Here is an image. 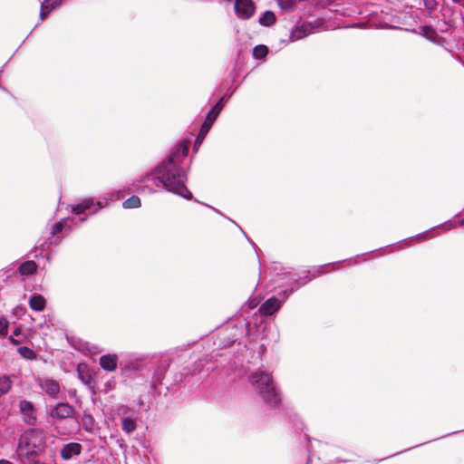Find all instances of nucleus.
<instances>
[{
	"instance_id": "obj_63",
	"label": "nucleus",
	"mask_w": 464,
	"mask_h": 464,
	"mask_svg": "<svg viewBox=\"0 0 464 464\" xmlns=\"http://www.w3.org/2000/svg\"><path fill=\"white\" fill-rule=\"evenodd\" d=\"M76 392V390H73V392H71V394H73Z\"/></svg>"
},
{
	"instance_id": "obj_50",
	"label": "nucleus",
	"mask_w": 464,
	"mask_h": 464,
	"mask_svg": "<svg viewBox=\"0 0 464 464\" xmlns=\"http://www.w3.org/2000/svg\"><path fill=\"white\" fill-rule=\"evenodd\" d=\"M224 218L227 219L228 221L232 222L235 226L236 224H237L236 221H234L232 218H228L227 215L224 214V216H222Z\"/></svg>"
},
{
	"instance_id": "obj_37",
	"label": "nucleus",
	"mask_w": 464,
	"mask_h": 464,
	"mask_svg": "<svg viewBox=\"0 0 464 464\" xmlns=\"http://www.w3.org/2000/svg\"><path fill=\"white\" fill-rule=\"evenodd\" d=\"M208 134H202V128L199 129V131H198V136L196 137L195 139V141H194V145H193V152L194 153H197L199 150V147L201 146V144L203 143L206 136Z\"/></svg>"
},
{
	"instance_id": "obj_55",
	"label": "nucleus",
	"mask_w": 464,
	"mask_h": 464,
	"mask_svg": "<svg viewBox=\"0 0 464 464\" xmlns=\"http://www.w3.org/2000/svg\"><path fill=\"white\" fill-rule=\"evenodd\" d=\"M304 438L308 442L311 440V438L308 436L307 433H304Z\"/></svg>"
},
{
	"instance_id": "obj_57",
	"label": "nucleus",
	"mask_w": 464,
	"mask_h": 464,
	"mask_svg": "<svg viewBox=\"0 0 464 464\" xmlns=\"http://www.w3.org/2000/svg\"><path fill=\"white\" fill-rule=\"evenodd\" d=\"M34 30H35V27H33V28H32V31H30V32L28 33V35H26V38H29V35H31V34H33V31H34Z\"/></svg>"
},
{
	"instance_id": "obj_26",
	"label": "nucleus",
	"mask_w": 464,
	"mask_h": 464,
	"mask_svg": "<svg viewBox=\"0 0 464 464\" xmlns=\"http://www.w3.org/2000/svg\"><path fill=\"white\" fill-rule=\"evenodd\" d=\"M44 450L43 445L36 444L33 442V444L29 447L27 450H25L24 456L28 461L34 460Z\"/></svg>"
},
{
	"instance_id": "obj_3",
	"label": "nucleus",
	"mask_w": 464,
	"mask_h": 464,
	"mask_svg": "<svg viewBox=\"0 0 464 464\" xmlns=\"http://www.w3.org/2000/svg\"><path fill=\"white\" fill-rule=\"evenodd\" d=\"M351 259L352 258H347L337 262L314 266L313 273L310 270H306L305 276L299 277L298 279H294L292 282H290L289 285H285L284 289L279 290L276 293V295H274L268 297L266 300H265L259 305L257 312L261 315H265L266 317L275 316L292 294L297 291L300 287L308 284L314 278H316L317 276H323L325 273H327V266H335L337 264L346 262Z\"/></svg>"
},
{
	"instance_id": "obj_54",
	"label": "nucleus",
	"mask_w": 464,
	"mask_h": 464,
	"mask_svg": "<svg viewBox=\"0 0 464 464\" xmlns=\"http://www.w3.org/2000/svg\"><path fill=\"white\" fill-rule=\"evenodd\" d=\"M0 90L4 91V92H8V90L0 82Z\"/></svg>"
},
{
	"instance_id": "obj_64",
	"label": "nucleus",
	"mask_w": 464,
	"mask_h": 464,
	"mask_svg": "<svg viewBox=\"0 0 464 464\" xmlns=\"http://www.w3.org/2000/svg\"><path fill=\"white\" fill-rule=\"evenodd\" d=\"M10 60H12V57H9V59H7L6 63H7L8 62H10Z\"/></svg>"
},
{
	"instance_id": "obj_20",
	"label": "nucleus",
	"mask_w": 464,
	"mask_h": 464,
	"mask_svg": "<svg viewBox=\"0 0 464 464\" xmlns=\"http://www.w3.org/2000/svg\"><path fill=\"white\" fill-rule=\"evenodd\" d=\"M120 360L116 353H106L99 358V364L103 371L112 372L119 368Z\"/></svg>"
},
{
	"instance_id": "obj_35",
	"label": "nucleus",
	"mask_w": 464,
	"mask_h": 464,
	"mask_svg": "<svg viewBox=\"0 0 464 464\" xmlns=\"http://www.w3.org/2000/svg\"><path fill=\"white\" fill-rule=\"evenodd\" d=\"M278 7L285 12L293 11L295 8L296 1L295 0H276Z\"/></svg>"
},
{
	"instance_id": "obj_19",
	"label": "nucleus",
	"mask_w": 464,
	"mask_h": 464,
	"mask_svg": "<svg viewBox=\"0 0 464 464\" xmlns=\"http://www.w3.org/2000/svg\"><path fill=\"white\" fill-rule=\"evenodd\" d=\"M38 269V264L32 259H28L21 262L14 274H18L23 279H25L26 277L36 275Z\"/></svg>"
},
{
	"instance_id": "obj_41",
	"label": "nucleus",
	"mask_w": 464,
	"mask_h": 464,
	"mask_svg": "<svg viewBox=\"0 0 464 464\" xmlns=\"http://www.w3.org/2000/svg\"><path fill=\"white\" fill-rule=\"evenodd\" d=\"M135 187H136L137 192H139V193H145V192H147L149 194H153V193H155L157 191L155 188H150L149 186L142 185V184L136 185Z\"/></svg>"
},
{
	"instance_id": "obj_46",
	"label": "nucleus",
	"mask_w": 464,
	"mask_h": 464,
	"mask_svg": "<svg viewBox=\"0 0 464 464\" xmlns=\"http://www.w3.org/2000/svg\"><path fill=\"white\" fill-rule=\"evenodd\" d=\"M12 334H12L13 336H18V335H20V334H22V329H21V327H19V326L14 327V330H13V333H12Z\"/></svg>"
},
{
	"instance_id": "obj_27",
	"label": "nucleus",
	"mask_w": 464,
	"mask_h": 464,
	"mask_svg": "<svg viewBox=\"0 0 464 464\" xmlns=\"http://www.w3.org/2000/svg\"><path fill=\"white\" fill-rule=\"evenodd\" d=\"M276 21V16L275 13L271 10H266L263 12L259 18L258 23L265 27H270L272 26Z\"/></svg>"
},
{
	"instance_id": "obj_33",
	"label": "nucleus",
	"mask_w": 464,
	"mask_h": 464,
	"mask_svg": "<svg viewBox=\"0 0 464 464\" xmlns=\"http://www.w3.org/2000/svg\"><path fill=\"white\" fill-rule=\"evenodd\" d=\"M461 431H464V429H463V430H461ZM458 432H460V430L452 431V432H450V433H449V434H447V435H444V436H441V437H440V438H437V439L431 440H430V442H431V441H435V440H440V439L445 438V437H447V436H450V435H452V434H455V433H458ZM426 443H429V441H428V442L420 443V444H419V445H416V446L411 447V448L406 449V450H401V451L396 452V453H394V454H392V455H390V456H388V457H386V458H382V459H374V462H382V461H383V460H385V459H389V458H392V457L397 456V455H399V454H401V453H403V452H406V451H408V450H412V449H414V448H416V447H420V446L425 445Z\"/></svg>"
},
{
	"instance_id": "obj_23",
	"label": "nucleus",
	"mask_w": 464,
	"mask_h": 464,
	"mask_svg": "<svg viewBox=\"0 0 464 464\" xmlns=\"http://www.w3.org/2000/svg\"><path fill=\"white\" fill-rule=\"evenodd\" d=\"M270 271L273 276V280L289 278L292 282L294 279H298L300 277H294L293 276H290L291 271L288 268L283 266V265L280 263H274L270 267Z\"/></svg>"
},
{
	"instance_id": "obj_32",
	"label": "nucleus",
	"mask_w": 464,
	"mask_h": 464,
	"mask_svg": "<svg viewBox=\"0 0 464 464\" xmlns=\"http://www.w3.org/2000/svg\"><path fill=\"white\" fill-rule=\"evenodd\" d=\"M218 118V117H216V115L209 114V112L207 111L205 121L200 126V128H202V134H208Z\"/></svg>"
},
{
	"instance_id": "obj_56",
	"label": "nucleus",
	"mask_w": 464,
	"mask_h": 464,
	"mask_svg": "<svg viewBox=\"0 0 464 464\" xmlns=\"http://www.w3.org/2000/svg\"><path fill=\"white\" fill-rule=\"evenodd\" d=\"M34 30H35V27H33V28H32V31H30V32L28 33V35H26V38H29V35H31V34H33V31H34Z\"/></svg>"
},
{
	"instance_id": "obj_1",
	"label": "nucleus",
	"mask_w": 464,
	"mask_h": 464,
	"mask_svg": "<svg viewBox=\"0 0 464 464\" xmlns=\"http://www.w3.org/2000/svg\"><path fill=\"white\" fill-rule=\"evenodd\" d=\"M188 144L185 140H179L168 153L149 171L143 173L133 182L136 186L152 180L153 184L166 192L179 196L186 200L194 199L192 192L187 187L188 174L192 160H188Z\"/></svg>"
},
{
	"instance_id": "obj_42",
	"label": "nucleus",
	"mask_w": 464,
	"mask_h": 464,
	"mask_svg": "<svg viewBox=\"0 0 464 464\" xmlns=\"http://www.w3.org/2000/svg\"><path fill=\"white\" fill-rule=\"evenodd\" d=\"M192 200L197 202V203H198V204H201V205H203V206H205L207 208H211L214 212H216L217 214H218L220 216H224V214L219 209H218L217 208H215V207H213V206H211V205H209L208 203L201 202L198 198H195Z\"/></svg>"
},
{
	"instance_id": "obj_17",
	"label": "nucleus",
	"mask_w": 464,
	"mask_h": 464,
	"mask_svg": "<svg viewBox=\"0 0 464 464\" xmlns=\"http://www.w3.org/2000/svg\"><path fill=\"white\" fill-rule=\"evenodd\" d=\"M406 31L411 32L415 34H420L429 42L439 44V38L440 35L437 32V30L433 27L432 24H423L419 26L418 29L412 28V29H405Z\"/></svg>"
},
{
	"instance_id": "obj_15",
	"label": "nucleus",
	"mask_w": 464,
	"mask_h": 464,
	"mask_svg": "<svg viewBox=\"0 0 464 464\" xmlns=\"http://www.w3.org/2000/svg\"><path fill=\"white\" fill-rule=\"evenodd\" d=\"M38 387L48 394L52 399H58L61 392L59 382L53 378H41L36 379Z\"/></svg>"
},
{
	"instance_id": "obj_10",
	"label": "nucleus",
	"mask_w": 464,
	"mask_h": 464,
	"mask_svg": "<svg viewBox=\"0 0 464 464\" xmlns=\"http://www.w3.org/2000/svg\"><path fill=\"white\" fill-rule=\"evenodd\" d=\"M440 13L443 16L444 24L450 29H456L458 27L459 21L464 23L462 12L454 6L443 5Z\"/></svg>"
},
{
	"instance_id": "obj_25",
	"label": "nucleus",
	"mask_w": 464,
	"mask_h": 464,
	"mask_svg": "<svg viewBox=\"0 0 464 464\" xmlns=\"http://www.w3.org/2000/svg\"><path fill=\"white\" fill-rule=\"evenodd\" d=\"M137 420L132 416H124L121 418V430L126 434L133 433L137 429Z\"/></svg>"
},
{
	"instance_id": "obj_4",
	"label": "nucleus",
	"mask_w": 464,
	"mask_h": 464,
	"mask_svg": "<svg viewBox=\"0 0 464 464\" xmlns=\"http://www.w3.org/2000/svg\"><path fill=\"white\" fill-rule=\"evenodd\" d=\"M248 381L256 390L266 408L274 410L280 406L282 395L271 373L265 370L258 369L249 374Z\"/></svg>"
},
{
	"instance_id": "obj_61",
	"label": "nucleus",
	"mask_w": 464,
	"mask_h": 464,
	"mask_svg": "<svg viewBox=\"0 0 464 464\" xmlns=\"http://www.w3.org/2000/svg\"><path fill=\"white\" fill-rule=\"evenodd\" d=\"M34 30H35V27H33V28H32V31H30V32L28 33V35H26V38H29V35H31V34H33V31H34Z\"/></svg>"
},
{
	"instance_id": "obj_28",
	"label": "nucleus",
	"mask_w": 464,
	"mask_h": 464,
	"mask_svg": "<svg viewBox=\"0 0 464 464\" xmlns=\"http://www.w3.org/2000/svg\"><path fill=\"white\" fill-rule=\"evenodd\" d=\"M269 48L266 44H257L252 49V56L257 61H266Z\"/></svg>"
},
{
	"instance_id": "obj_12",
	"label": "nucleus",
	"mask_w": 464,
	"mask_h": 464,
	"mask_svg": "<svg viewBox=\"0 0 464 464\" xmlns=\"http://www.w3.org/2000/svg\"><path fill=\"white\" fill-rule=\"evenodd\" d=\"M256 4L253 0H235V14L242 20L251 18L256 11Z\"/></svg>"
},
{
	"instance_id": "obj_9",
	"label": "nucleus",
	"mask_w": 464,
	"mask_h": 464,
	"mask_svg": "<svg viewBox=\"0 0 464 464\" xmlns=\"http://www.w3.org/2000/svg\"><path fill=\"white\" fill-rule=\"evenodd\" d=\"M19 412L23 421L29 425L34 426L37 423L36 407L31 401L22 399L18 402Z\"/></svg>"
},
{
	"instance_id": "obj_58",
	"label": "nucleus",
	"mask_w": 464,
	"mask_h": 464,
	"mask_svg": "<svg viewBox=\"0 0 464 464\" xmlns=\"http://www.w3.org/2000/svg\"><path fill=\"white\" fill-rule=\"evenodd\" d=\"M34 30H35V27H33V28H32V31H30V32L28 33V35H26V38H29V35H31V34H33V31H34Z\"/></svg>"
},
{
	"instance_id": "obj_21",
	"label": "nucleus",
	"mask_w": 464,
	"mask_h": 464,
	"mask_svg": "<svg viewBox=\"0 0 464 464\" xmlns=\"http://www.w3.org/2000/svg\"><path fill=\"white\" fill-rule=\"evenodd\" d=\"M313 33L310 24H296L293 26L289 34V40L295 42L302 40Z\"/></svg>"
},
{
	"instance_id": "obj_34",
	"label": "nucleus",
	"mask_w": 464,
	"mask_h": 464,
	"mask_svg": "<svg viewBox=\"0 0 464 464\" xmlns=\"http://www.w3.org/2000/svg\"><path fill=\"white\" fill-rule=\"evenodd\" d=\"M141 206L140 198L136 195H131L122 202V208L126 209L139 208Z\"/></svg>"
},
{
	"instance_id": "obj_52",
	"label": "nucleus",
	"mask_w": 464,
	"mask_h": 464,
	"mask_svg": "<svg viewBox=\"0 0 464 464\" xmlns=\"http://www.w3.org/2000/svg\"><path fill=\"white\" fill-rule=\"evenodd\" d=\"M375 251H377V249H374V250H372V251H368V252H365V253H362L361 256L368 255V254L373 253ZM358 256H360V255H356L355 256V257H358Z\"/></svg>"
},
{
	"instance_id": "obj_8",
	"label": "nucleus",
	"mask_w": 464,
	"mask_h": 464,
	"mask_svg": "<svg viewBox=\"0 0 464 464\" xmlns=\"http://www.w3.org/2000/svg\"><path fill=\"white\" fill-rule=\"evenodd\" d=\"M47 414L56 420H64L68 418H75L76 412L72 405L68 402H57L54 405L46 406Z\"/></svg>"
},
{
	"instance_id": "obj_39",
	"label": "nucleus",
	"mask_w": 464,
	"mask_h": 464,
	"mask_svg": "<svg viewBox=\"0 0 464 464\" xmlns=\"http://www.w3.org/2000/svg\"><path fill=\"white\" fill-rule=\"evenodd\" d=\"M9 321L6 316L1 315L0 316V334H5L7 333L8 327H9Z\"/></svg>"
},
{
	"instance_id": "obj_13",
	"label": "nucleus",
	"mask_w": 464,
	"mask_h": 464,
	"mask_svg": "<svg viewBox=\"0 0 464 464\" xmlns=\"http://www.w3.org/2000/svg\"><path fill=\"white\" fill-rule=\"evenodd\" d=\"M239 59L240 52L238 51L237 53V57L235 59L234 68L228 74V77L230 78V85L226 89L224 94L218 98L222 99V104L224 106H226L227 102L231 99V97L234 95L238 87L237 85V87L233 88L232 85L234 84L237 76L239 75V72H237L241 67L239 63Z\"/></svg>"
},
{
	"instance_id": "obj_36",
	"label": "nucleus",
	"mask_w": 464,
	"mask_h": 464,
	"mask_svg": "<svg viewBox=\"0 0 464 464\" xmlns=\"http://www.w3.org/2000/svg\"><path fill=\"white\" fill-rule=\"evenodd\" d=\"M225 106L222 104V99H218L208 109V112L209 114L216 115V117H219Z\"/></svg>"
},
{
	"instance_id": "obj_7",
	"label": "nucleus",
	"mask_w": 464,
	"mask_h": 464,
	"mask_svg": "<svg viewBox=\"0 0 464 464\" xmlns=\"http://www.w3.org/2000/svg\"><path fill=\"white\" fill-rule=\"evenodd\" d=\"M248 312H241L242 318H239L237 328L239 329L237 336H261L265 338V334L267 329V317L261 315L256 311L251 317L246 318L245 314Z\"/></svg>"
},
{
	"instance_id": "obj_22",
	"label": "nucleus",
	"mask_w": 464,
	"mask_h": 464,
	"mask_svg": "<svg viewBox=\"0 0 464 464\" xmlns=\"http://www.w3.org/2000/svg\"><path fill=\"white\" fill-rule=\"evenodd\" d=\"M64 1L65 0H44L40 7V21H44L53 11L61 7Z\"/></svg>"
},
{
	"instance_id": "obj_44",
	"label": "nucleus",
	"mask_w": 464,
	"mask_h": 464,
	"mask_svg": "<svg viewBox=\"0 0 464 464\" xmlns=\"http://www.w3.org/2000/svg\"><path fill=\"white\" fill-rule=\"evenodd\" d=\"M225 89V85L223 83L219 84L214 91L212 96L209 98V101L212 99L213 96L217 95V94H220L223 90Z\"/></svg>"
},
{
	"instance_id": "obj_11",
	"label": "nucleus",
	"mask_w": 464,
	"mask_h": 464,
	"mask_svg": "<svg viewBox=\"0 0 464 464\" xmlns=\"http://www.w3.org/2000/svg\"><path fill=\"white\" fill-rule=\"evenodd\" d=\"M78 379L91 391L96 394L95 378L93 371L86 363H79L76 368Z\"/></svg>"
},
{
	"instance_id": "obj_5",
	"label": "nucleus",
	"mask_w": 464,
	"mask_h": 464,
	"mask_svg": "<svg viewBox=\"0 0 464 464\" xmlns=\"http://www.w3.org/2000/svg\"><path fill=\"white\" fill-rule=\"evenodd\" d=\"M260 300L256 297L250 296L240 307V309L234 314L233 315L227 317L224 322L216 326L215 329L219 328L221 325L229 324V325L226 328V333L220 334L218 338V346L221 348H225L227 346H231L236 342L243 338L244 336H237V333L239 332L237 328V323L239 322V318H242L241 312H249L257 307Z\"/></svg>"
},
{
	"instance_id": "obj_14",
	"label": "nucleus",
	"mask_w": 464,
	"mask_h": 464,
	"mask_svg": "<svg viewBox=\"0 0 464 464\" xmlns=\"http://www.w3.org/2000/svg\"><path fill=\"white\" fill-rule=\"evenodd\" d=\"M170 363L171 360H164L154 369L150 383V387L154 391V392L160 393V391L159 389L160 386L162 385V381L169 368Z\"/></svg>"
},
{
	"instance_id": "obj_47",
	"label": "nucleus",
	"mask_w": 464,
	"mask_h": 464,
	"mask_svg": "<svg viewBox=\"0 0 464 464\" xmlns=\"http://www.w3.org/2000/svg\"><path fill=\"white\" fill-rule=\"evenodd\" d=\"M0 464H14V463L6 459H0Z\"/></svg>"
},
{
	"instance_id": "obj_49",
	"label": "nucleus",
	"mask_w": 464,
	"mask_h": 464,
	"mask_svg": "<svg viewBox=\"0 0 464 464\" xmlns=\"http://www.w3.org/2000/svg\"><path fill=\"white\" fill-rule=\"evenodd\" d=\"M454 4H458L464 7V2L462 0H451Z\"/></svg>"
},
{
	"instance_id": "obj_53",
	"label": "nucleus",
	"mask_w": 464,
	"mask_h": 464,
	"mask_svg": "<svg viewBox=\"0 0 464 464\" xmlns=\"http://www.w3.org/2000/svg\"><path fill=\"white\" fill-rule=\"evenodd\" d=\"M6 66V63H4V65L0 68V78L2 77V74L4 72V68Z\"/></svg>"
},
{
	"instance_id": "obj_18",
	"label": "nucleus",
	"mask_w": 464,
	"mask_h": 464,
	"mask_svg": "<svg viewBox=\"0 0 464 464\" xmlns=\"http://www.w3.org/2000/svg\"><path fill=\"white\" fill-rule=\"evenodd\" d=\"M82 451V445L79 442H68L62 446L60 450L61 459L63 460H70L81 455Z\"/></svg>"
},
{
	"instance_id": "obj_24",
	"label": "nucleus",
	"mask_w": 464,
	"mask_h": 464,
	"mask_svg": "<svg viewBox=\"0 0 464 464\" xmlns=\"http://www.w3.org/2000/svg\"><path fill=\"white\" fill-rule=\"evenodd\" d=\"M46 299L43 295L33 294L28 300L30 308L35 312H42L46 306Z\"/></svg>"
},
{
	"instance_id": "obj_6",
	"label": "nucleus",
	"mask_w": 464,
	"mask_h": 464,
	"mask_svg": "<svg viewBox=\"0 0 464 464\" xmlns=\"http://www.w3.org/2000/svg\"><path fill=\"white\" fill-rule=\"evenodd\" d=\"M156 354L150 353H128L121 356L119 363L121 375L123 378H135L139 372L150 369V364H154Z\"/></svg>"
},
{
	"instance_id": "obj_59",
	"label": "nucleus",
	"mask_w": 464,
	"mask_h": 464,
	"mask_svg": "<svg viewBox=\"0 0 464 464\" xmlns=\"http://www.w3.org/2000/svg\"><path fill=\"white\" fill-rule=\"evenodd\" d=\"M34 30H35V27H33V28H32V31H30V32L28 33V35H26V38H29V35H31V34H33V31H34Z\"/></svg>"
},
{
	"instance_id": "obj_62",
	"label": "nucleus",
	"mask_w": 464,
	"mask_h": 464,
	"mask_svg": "<svg viewBox=\"0 0 464 464\" xmlns=\"http://www.w3.org/2000/svg\"><path fill=\"white\" fill-rule=\"evenodd\" d=\"M76 392V390H73V392H71V394H73Z\"/></svg>"
},
{
	"instance_id": "obj_30",
	"label": "nucleus",
	"mask_w": 464,
	"mask_h": 464,
	"mask_svg": "<svg viewBox=\"0 0 464 464\" xmlns=\"http://www.w3.org/2000/svg\"><path fill=\"white\" fill-rule=\"evenodd\" d=\"M13 387V381L9 375L3 374L0 376V398L7 394Z\"/></svg>"
},
{
	"instance_id": "obj_29",
	"label": "nucleus",
	"mask_w": 464,
	"mask_h": 464,
	"mask_svg": "<svg viewBox=\"0 0 464 464\" xmlns=\"http://www.w3.org/2000/svg\"><path fill=\"white\" fill-rule=\"evenodd\" d=\"M17 353L25 360L34 361L37 359V353L27 345H22L17 348Z\"/></svg>"
},
{
	"instance_id": "obj_51",
	"label": "nucleus",
	"mask_w": 464,
	"mask_h": 464,
	"mask_svg": "<svg viewBox=\"0 0 464 464\" xmlns=\"http://www.w3.org/2000/svg\"><path fill=\"white\" fill-rule=\"evenodd\" d=\"M224 218L227 219L228 221L232 222L235 226L236 224H237L236 221H234L232 218H228L227 215L224 214V216H222Z\"/></svg>"
},
{
	"instance_id": "obj_38",
	"label": "nucleus",
	"mask_w": 464,
	"mask_h": 464,
	"mask_svg": "<svg viewBox=\"0 0 464 464\" xmlns=\"http://www.w3.org/2000/svg\"><path fill=\"white\" fill-rule=\"evenodd\" d=\"M236 226L242 232L244 237L246 238L247 242L252 246L253 249L255 250V252H256V256L258 257L259 265L261 266V262H260L259 255H258L259 248H258L257 245L246 235V233L244 231V229L238 224H236Z\"/></svg>"
},
{
	"instance_id": "obj_60",
	"label": "nucleus",
	"mask_w": 464,
	"mask_h": 464,
	"mask_svg": "<svg viewBox=\"0 0 464 464\" xmlns=\"http://www.w3.org/2000/svg\"><path fill=\"white\" fill-rule=\"evenodd\" d=\"M34 30H35V27H33V28H32V31H30V32L28 33V35H26V38H29V35H31V34H33V31H34Z\"/></svg>"
},
{
	"instance_id": "obj_48",
	"label": "nucleus",
	"mask_w": 464,
	"mask_h": 464,
	"mask_svg": "<svg viewBox=\"0 0 464 464\" xmlns=\"http://www.w3.org/2000/svg\"><path fill=\"white\" fill-rule=\"evenodd\" d=\"M130 411V409L128 406H124L122 408V413L127 414Z\"/></svg>"
},
{
	"instance_id": "obj_2",
	"label": "nucleus",
	"mask_w": 464,
	"mask_h": 464,
	"mask_svg": "<svg viewBox=\"0 0 464 464\" xmlns=\"http://www.w3.org/2000/svg\"><path fill=\"white\" fill-rule=\"evenodd\" d=\"M109 206L107 198L96 199L92 197H86L79 199L74 204L71 205V212L79 218L75 219L73 217L63 218L54 222L49 232V236L44 239L40 246V252L38 247L35 246L29 252V255L34 258L44 257V251L46 247L56 246L69 236L73 227H78L82 223L88 220L90 216L96 215L100 210Z\"/></svg>"
},
{
	"instance_id": "obj_16",
	"label": "nucleus",
	"mask_w": 464,
	"mask_h": 464,
	"mask_svg": "<svg viewBox=\"0 0 464 464\" xmlns=\"http://www.w3.org/2000/svg\"><path fill=\"white\" fill-rule=\"evenodd\" d=\"M43 431L40 429L36 428H29L27 429L18 439L16 451L18 453H23L24 450H27L29 447L33 444V440L36 437L42 435Z\"/></svg>"
},
{
	"instance_id": "obj_43",
	"label": "nucleus",
	"mask_w": 464,
	"mask_h": 464,
	"mask_svg": "<svg viewBox=\"0 0 464 464\" xmlns=\"http://www.w3.org/2000/svg\"><path fill=\"white\" fill-rule=\"evenodd\" d=\"M295 420H296V423H295V429L296 430H301L303 431L304 429V422L297 417V416H295Z\"/></svg>"
},
{
	"instance_id": "obj_31",
	"label": "nucleus",
	"mask_w": 464,
	"mask_h": 464,
	"mask_svg": "<svg viewBox=\"0 0 464 464\" xmlns=\"http://www.w3.org/2000/svg\"><path fill=\"white\" fill-rule=\"evenodd\" d=\"M95 420L92 415L89 412L84 411L82 419V429L86 432H93Z\"/></svg>"
},
{
	"instance_id": "obj_45",
	"label": "nucleus",
	"mask_w": 464,
	"mask_h": 464,
	"mask_svg": "<svg viewBox=\"0 0 464 464\" xmlns=\"http://www.w3.org/2000/svg\"><path fill=\"white\" fill-rule=\"evenodd\" d=\"M7 339L13 345H18L20 343V340L15 339L13 335H8Z\"/></svg>"
},
{
	"instance_id": "obj_40",
	"label": "nucleus",
	"mask_w": 464,
	"mask_h": 464,
	"mask_svg": "<svg viewBox=\"0 0 464 464\" xmlns=\"http://www.w3.org/2000/svg\"><path fill=\"white\" fill-rule=\"evenodd\" d=\"M423 5L429 12H434L438 7L437 0H423Z\"/></svg>"
}]
</instances>
